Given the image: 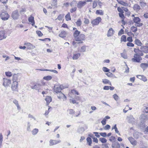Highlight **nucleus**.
<instances>
[{
  "mask_svg": "<svg viewBox=\"0 0 148 148\" xmlns=\"http://www.w3.org/2000/svg\"><path fill=\"white\" fill-rule=\"evenodd\" d=\"M62 88L61 86L56 85L53 88V90L56 93L58 94V97L59 99H63V101L66 99V97L61 92Z\"/></svg>",
  "mask_w": 148,
  "mask_h": 148,
  "instance_id": "obj_1",
  "label": "nucleus"
},
{
  "mask_svg": "<svg viewBox=\"0 0 148 148\" xmlns=\"http://www.w3.org/2000/svg\"><path fill=\"white\" fill-rule=\"evenodd\" d=\"M142 58L140 56L137 54H135L134 55V58H132V61L134 62H140L142 60Z\"/></svg>",
  "mask_w": 148,
  "mask_h": 148,
  "instance_id": "obj_2",
  "label": "nucleus"
},
{
  "mask_svg": "<svg viewBox=\"0 0 148 148\" xmlns=\"http://www.w3.org/2000/svg\"><path fill=\"white\" fill-rule=\"evenodd\" d=\"M133 20L134 22L136 23V26L140 27L143 25V23H141V20L138 17H134Z\"/></svg>",
  "mask_w": 148,
  "mask_h": 148,
  "instance_id": "obj_3",
  "label": "nucleus"
},
{
  "mask_svg": "<svg viewBox=\"0 0 148 148\" xmlns=\"http://www.w3.org/2000/svg\"><path fill=\"white\" fill-rule=\"evenodd\" d=\"M0 16L2 20L6 21L8 19L10 16L7 12H4L1 13Z\"/></svg>",
  "mask_w": 148,
  "mask_h": 148,
  "instance_id": "obj_4",
  "label": "nucleus"
},
{
  "mask_svg": "<svg viewBox=\"0 0 148 148\" xmlns=\"http://www.w3.org/2000/svg\"><path fill=\"white\" fill-rule=\"evenodd\" d=\"M19 16L18 11V10H16L13 11L11 17L14 20L17 19Z\"/></svg>",
  "mask_w": 148,
  "mask_h": 148,
  "instance_id": "obj_5",
  "label": "nucleus"
},
{
  "mask_svg": "<svg viewBox=\"0 0 148 148\" xmlns=\"http://www.w3.org/2000/svg\"><path fill=\"white\" fill-rule=\"evenodd\" d=\"M11 81L10 79L7 78H3V85L5 87L9 86L11 84Z\"/></svg>",
  "mask_w": 148,
  "mask_h": 148,
  "instance_id": "obj_6",
  "label": "nucleus"
},
{
  "mask_svg": "<svg viewBox=\"0 0 148 148\" xmlns=\"http://www.w3.org/2000/svg\"><path fill=\"white\" fill-rule=\"evenodd\" d=\"M18 86V82H12L11 87V89L13 91H17Z\"/></svg>",
  "mask_w": 148,
  "mask_h": 148,
  "instance_id": "obj_7",
  "label": "nucleus"
},
{
  "mask_svg": "<svg viewBox=\"0 0 148 148\" xmlns=\"http://www.w3.org/2000/svg\"><path fill=\"white\" fill-rule=\"evenodd\" d=\"M61 142L60 140H56L51 139L49 141V146H52L54 145H56L58 143H60Z\"/></svg>",
  "mask_w": 148,
  "mask_h": 148,
  "instance_id": "obj_8",
  "label": "nucleus"
},
{
  "mask_svg": "<svg viewBox=\"0 0 148 148\" xmlns=\"http://www.w3.org/2000/svg\"><path fill=\"white\" fill-rule=\"evenodd\" d=\"M85 38V35L83 34H81L75 38V40L76 41H80L84 40Z\"/></svg>",
  "mask_w": 148,
  "mask_h": 148,
  "instance_id": "obj_9",
  "label": "nucleus"
},
{
  "mask_svg": "<svg viewBox=\"0 0 148 148\" xmlns=\"http://www.w3.org/2000/svg\"><path fill=\"white\" fill-rule=\"evenodd\" d=\"M101 18L99 17L93 20L91 22L92 24L94 25H98L101 21Z\"/></svg>",
  "mask_w": 148,
  "mask_h": 148,
  "instance_id": "obj_10",
  "label": "nucleus"
},
{
  "mask_svg": "<svg viewBox=\"0 0 148 148\" xmlns=\"http://www.w3.org/2000/svg\"><path fill=\"white\" fill-rule=\"evenodd\" d=\"M127 119L128 120L129 123H134L135 119L132 115H130L128 116L127 118Z\"/></svg>",
  "mask_w": 148,
  "mask_h": 148,
  "instance_id": "obj_11",
  "label": "nucleus"
},
{
  "mask_svg": "<svg viewBox=\"0 0 148 148\" xmlns=\"http://www.w3.org/2000/svg\"><path fill=\"white\" fill-rule=\"evenodd\" d=\"M86 5V1H80L77 4V7L79 8H81L82 7Z\"/></svg>",
  "mask_w": 148,
  "mask_h": 148,
  "instance_id": "obj_12",
  "label": "nucleus"
},
{
  "mask_svg": "<svg viewBox=\"0 0 148 148\" xmlns=\"http://www.w3.org/2000/svg\"><path fill=\"white\" fill-rule=\"evenodd\" d=\"M147 115L143 114L141 115L140 119L141 123H143L145 122L147 120Z\"/></svg>",
  "mask_w": 148,
  "mask_h": 148,
  "instance_id": "obj_13",
  "label": "nucleus"
},
{
  "mask_svg": "<svg viewBox=\"0 0 148 148\" xmlns=\"http://www.w3.org/2000/svg\"><path fill=\"white\" fill-rule=\"evenodd\" d=\"M24 45L27 46V49H33L35 47V46L33 45L32 44L29 42L25 43Z\"/></svg>",
  "mask_w": 148,
  "mask_h": 148,
  "instance_id": "obj_14",
  "label": "nucleus"
},
{
  "mask_svg": "<svg viewBox=\"0 0 148 148\" xmlns=\"http://www.w3.org/2000/svg\"><path fill=\"white\" fill-rule=\"evenodd\" d=\"M128 139L130 141L131 143L134 146L136 145L137 142L136 141L134 140V139L132 137H129L128 138Z\"/></svg>",
  "mask_w": 148,
  "mask_h": 148,
  "instance_id": "obj_15",
  "label": "nucleus"
},
{
  "mask_svg": "<svg viewBox=\"0 0 148 148\" xmlns=\"http://www.w3.org/2000/svg\"><path fill=\"white\" fill-rule=\"evenodd\" d=\"M41 85L40 84H37L34 86H32L31 88L32 89H35L36 90H38V91L40 89Z\"/></svg>",
  "mask_w": 148,
  "mask_h": 148,
  "instance_id": "obj_16",
  "label": "nucleus"
},
{
  "mask_svg": "<svg viewBox=\"0 0 148 148\" xmlns=\"http://www.w3.org/2000/svg\"><path fill=\"white\" fill-rule=\"evenodd\" d=\"M18 76V74H14L12 77V82H18L17 81Z\"/></svg>",
  "mask_w": 148,
  "mask_h": 148,
  "instance_id": "obj_17",
  "label": "nucleus"
},
{
  "mask_svg": "<svg viewBox=\"0 0 148 148\" xmlns=\"http://www.w3.org/2000/svg\"><path fill=\"white\" fill-rule=\"evenodd\" d=\"M114 33V31L112 28H110L108 32L107 36L108 37H110L112 36Z\"/></svg>",
  "mask_w": 148,
  "mask_h": 148,
  "instance_id": "obj_18",
  "label": "nucleus"
},
{
  "mask_svg": "<svg viewBox=\"0 0 148 148\" xmlns=\"http://www.w3.org/2000/svg\"><path fill=\"white\" fill-rule=\"evenodd\" d=\"M133 8L134 10L136 12H138L140 9V8L139 5L137 4H135L134 5Z\"/></svg>",
  "mask_w": 148,
  "mask_h": 148,
  "instance_id": "obj_19",
  "label": "nucleus"
},
{
  "mask_svg": "<svg viewBox=\"0 0 148 148\" xmlns=\"http://www.w3.org/2000/svg\"><path fill=\"white\" fill-rule=\"evenodd\" d=\"M6 36L5 34V32L3 31H0V40H2L6 38Z\"/></svg>",
  "mask_w": 148,
  "mask_h": 148,
  "instance_id": "obj_20",
  "label": "nucleus"
},
{
  "mask_svg": "<svg viewBox=\"0 0 148 148\" xmlns=\"http://www.w3.org/2000/svg\"><path fill=\"white\" fill-rule=\"evenodd\" d=\"M140 49L142 51L145 53H148V47L144 46H141L140 47Z\"/></svg>",
  "mask_w": 148,
  "mask_h": 148,
  "instance_id": "obj_21",
  "label": "nucleus"
},
{
  "mask_svg": "<svg viewBox=\"0 0 148 148\" xmlns=\"http://www.w3.org/2000/svg\"><path fill=\"white\" fill-rule=\"evenodd\" d=\"M102 82L104 84H109L110 86H112V84L111 82L108 80V79H103L102 80Z\"/></svg>",
  "mask_w": 148,
  "mask_h": 148,
  "instance_id": "obj_22",
  "label": "nucleus"
},
{
  "mask_svg": "<svg viewBox=\"0 0 148 148\" xmlns=\"http://www.w3.org/2000/svg\"><path fill=\"white\" fill-rule=\"evenodd\" d=\"M45 100L46 101L47 105H48L51 101L52 98L50 96H47L45 99Z\"/></svg>",
  "mask_w": 148,
  "mask_h": 148,
  "instance_id": "obj_23",
  "label": "nucleus"
},
{
  "mask_svg": "<svg viewBox=\"0 0 148 148\" xmlns=\"http://www.w3.org/2000/svg\"><path fill=\"white\" fill-rule=\"evenodd\" d=\"M28 21L29 22L32 23V25L33 26L35 24L34 18V17L31 16L28 18Z\"/></svg>",
  "mask_w": 148,
  "mask_h": 148,
  "instance_id": "obj_24",
  "label": "nucleus"
},
{
  "mask_svg": "<svg viewBox=\"0 0 148 148\" xmlns=\"http://www.w3.org/2000/svg\"><path fill=\"white\" fill-rule=\"evenodd\" d=\"M140 66L144 70L148 67V64L145 63H142L140 64Z\"/></svg>",
  "mask_w": 148,
  "mask_h": 148,
  "instance_id": "obj_25",
  "label": "nucleus"
},
{
  "mask_svg": "<svg viewBox=\"0 0 148 148\" xmlns=\"http://www.w3.org/2000/svg\"><path fill=\"white\" fill-rule=\"evenodd\" d=\"M118 2L119 3L121 4L122 5H123L125 6H128L129 4L126 2H124L123 1H122L121 0H119Z\"/></svg>",
  "mask_w": 148,
  "mask_h": 148,
  "instance_id": "obj_26",
  "label": "nucleus"
},
{
  "mask_svg": "<svg viewBox=\"0 0 148 148\" xmlns=\"http://www.w3.org/2000/svg\"><path fill=\"white\" fill-rule=\"evenodd\" d=\"M66 32L64 31H62L61 33L59 34V36L62 38L65 37L66 36Z\"/></svg>",
  "mask_w": 148,
  "mask_h": 148,
  "instance_id": "obj_27",
  "label": "nucleus"
},
{
  "mask_svg": "<svg viewBox=\"0 0 148 148\" xmlns=\"http://www.w3.org/2000/svg\"><path fill=\"white\" fill-rule=\"evenodd\" d=\"M80 32L78 31L77 30H76L75 32L73 33V36L74 38V39L77 37L80 34Z\"/></svg>",
  "mask_w": 148,
  "mask_h": 148,
  "instance_id": "obj_28",
  "label": "nucleus"
},
{
  "mask_svg": "<svg viewBox=\"0 0 148 148\" xmlns=\"http://www.w3.org/2000/svg\"><path fill=\"white\" fill-rule=\"evenodd\" d=\"M120 146L118 143H116L112 145V148H119Z\"/></svg>",
  "mask_w": 148,
  "mask_h": 148,
  "instance_id": "obj_29",
  "label": "nucleus"
},
{
  "mask_svg": "<svg viewBox=\"0 0 148 148\" xmlns=\"http://www.w3.org/2000/svg\"><path fill=\"white\" fill-rule=\"evenodd\" d=\"M75 23L77 26L78 27L80 26L82 23V21L80 18L78 19Z\"/></svg>",
  "mask_w": 148,
  "mask_h": 148,
  "instance_id": "obj_30",
  "label": "nucleus"
},
{
  "mask_svg": "<svg viewBox=\"0 0 148 148\" xmlns=\"http://www.w3.org/2000/svg\"><path fill=\"white\" fill-rule=\"evenodd\" d=\"M96 14L101 15H103V11L102 10H97L96 12Z\"/></svg>",
  "mask_w": 148,
  "mask_h": 148,
  "instance_id": "obj_31",
  "label": "nucleus"
},
{
  "mask_svg": "<svg viewBox=\"0 0 148 148\" xmlns=\"http://www.w3.org/2000/svg\"><path fill=\"white\" fill-rule=\"evenodd\" d=\"M135 44L138 46H141L142 44L141 41L138 39H136L135 41Z\"/></svg>",
  "mask_w": 148,
  "mask_h": 148,
  "instance_id": "obj_32",
  "label": "nucleus"
},
{
  "mask_svg": "<svg viewBox=\"0 0 148 148\" xmlns=\"http://www.w3.org/2000/svg\"><path fill=\"white\" fill-rule=\"evenodd\" d=\"M80 53H77L74 54L73 57V59L74 60H77L80 56Z\"/></svg>",
  "mask_w": 148,
  "mask_h": 148,
  "instance_id": "obj_33",
  "label": "nucleus"
},
{
  "mask_svg": "<svg viewBox=\"0 0 148 148\" xmlns=\"http://www.w3.org/2000/svg\"><path fill=\"white\" fill-rule=\"evenodd\" d=\"M65 19L66 21H68L71 20V18L70 16V13L68 12V14L66 15Z\"/></svg>",
  "mask_w": 148,
  "mask_h": 148,
  "instance_id": "obj_34",
  "label": "nucleus"
},
{
  "mask_svg": "<svg viewBox=\"0 0 148 148\" xmlns=\"http://www.w3.org/2000/svg\"><path fill=\"white\" fill-rule=\"evenodd\" d=\"M86 140L88 145L91 146L92 143V140L91 138L90 137H88L86 139Z\"/></svg>",
  "mask_w": 148,
  "mask_h": 148,
  "instance_id": "obj_35",
  "label": "nucleus"
},
{
  "mask_svg": "<svg viewBox=\"0 0 148 148\" xmlns=\"http://www.w3.org/2000/svg\"><path fill=\"white\" fill-rule=\"evenodd\" d=\"M106 75L109 77H114V78H116V77L114 75H113L112 73L109 72L108 73H106Z\"/></svg>",
  "mask_w": 148,
  "mask_h": 148,
  "instance_id": "obj_36",
  "label": "nucleus"
},
{
  "mask_svg": "<svg viewBox=\"0 0 148 148\" xmlns=\"http://www.w3.org/2000/svg\"><path fill=\"white\" fill-rule=\"evenodd\" d=\"M13 103L16 105V106H17V108L18 109H20V107L19 106L18 102V101H17L16 100L14 99L13 101Z\"/></svg>",
  "mask_w": 148,
  "mask_h": 148,
  "instance_id": "obj_37",
  "label": "nucleus"
},
{
  "mask_svg": "<svg viewBox=\"0 0 148 148\" xmlns=\"http://www.w3.org/2000/svg\"><path fill=\"white\" fill-rule=\"evenodd\" d=\"M121 42H125L126 41V37L125 36L123 35L122 36L121 39Z\"/></svg>",
  "mask_w": 148,
  "mask_h": 148,
  "instance_id": "obj_38",
  "label": "nucleus"
},
{
  "mask_svg": "<svg viewBox=\"0 0 148 148\" xmlns=\"http://www.w3.org/2000/svg\"><path fill=\"white\" fill-rule=\"evenodd\" d=\"M52 76L48 75L44 77H43V79L46 80H49L51 79H52Z\"/></svg>",
  "mask_w": 148,
  "mask_h": 148,
  "instance_id": "obj_39",
  "label": "nucleus"
},
{
  "mask_svg": "<svg viewBox=\"0 0 148 148\" xmlns=\"http://www.w3.org/2000/svg\"><path fill=\"white\" fill-rule=\"evenodd\" d=\"M99 140L102 143H105L107 142V140L104 138H100L99 139Z\"/></svg>",
  "mask_w": 148,
  "mask_h": 148,
  "instance_id": "obj_40",
  "label": "nucleus"
},
{
  "mask_svg": "<svg viewBox=\"0 0 148 148\" xmlns=\"http://www.w3.org/2000/svg\"><path fill=\"white\" fill-rule=\"evenodd\" d=\"M38 129H34L32 131V134L33 135H36L38 133Z\"/></svg>",
  "mask_w": 148,
  "mask_h": 148,
  "instance_id": "obj_41",
  "label": "nucleus"
},
{
  "mask_svg": "<svg viewBox=\"0 0 148 148\" xmlns=\"http://www.w3.org/2000/svg\"><path fill=\"white\" fill-rule=\"evenodd\" d=\"M40 70L44 71H51V72H52L54 73H58V71H57L55 70H49V69H45L44 70L40 69Z\"/></svg>",
  "mask_w": 148,
  "mask_h": 148,
  "instance_id": "obj_42",
  "label": "nucleus"
},
{
  "mask_svg": "<svg viewBox=\"0 0 148 148\" xmlns=\"http://www.w3.org/2000/svg\"><path fill=\"white\" fill-rule=\"evenodd\" d=\"M86 46H82L80 49V51L81 52H84L86 51Z\"/></svg>",
  "mask_w": 148,
  "mask_h": 148,
  "instance_id": "obj_43",
  "label": "nucleus"
},
{
  "mask_svg": "<svg viewBox=\"0 0 148 148\" xmlns=\"http://www.w3.org/2000/svg\"><path fill=\"white\" fill-rule=\"evenodd\" d=\"M5 74L6 76L9 77L12 76V73L11 72L9 71L5 72Z\"/></svg>",
  "mask_w": 148,
  "mask_h": 148,
  "instance_id": "obj_44",
  "label": "nucleus"
},
{
  "mask_svg": "<svg viewBox=\"0 0 148 148\" xmlns=\"http://www.w3.org/2000/svg\"><path fill=\"white\" fill-rule=\"evenodd\" d=\"M84 127H81L79 128V129L78 130V132L80 133H82L84 132Z\"/></svg>",
  "mask_w": 148,
  "mask_h": 148,
  "instance_id": "obj_45",
  "label": "nucleus"
},
{
  "mask_svg": "<svg viewBox=\"0 0 148 148\" xmlns=\"http://www.w3.org/2000/svg\"><path fill=\"white\" fill-rule=\"evenodd\" d=\"M97 6V2L96 1H93L92 8H95Z\"/></svg>",
  "mask_w": 148,
  "mask_h": 148,
  "instance_id": "obj_46",
  "label": "nucleus"
},
{
  "mask_svg": "<svg viewBox=\"0 0 148 148\" xmlns=\"http://www.w3.org/2000/svg\"><path fill=\"white\" fill-rule=\"evenodd\" d=\"M30 126L31 125L30 124V123L29 122H28L27 123V131L29 132H30Z\"/></svg>",
  "mask_w": 148,
  "mask_h": 148,
  "instance_id": "obj_47",
  "label": "nucleus"
},
{
  "mask_svg": "<svg viewBox=\"0 0 148 148\" xmlns=\"http://www.w3.org/2000/svg\"><path fill=\"white\" fill-rule=\"evenodd\" d=\"M64 15L63 14L60 15L56 19H58L59 21L61 20L63 18Z\"/></svg>",
  "mask_w": 148,
  "mask_h": 148,
  "instance_id": "obj_48",
  "label": "nucleus"
},
{
  "mask_svg": "<svg viewBox=\"0 0 148 148\" xmlns=\"http://www.w3.org/2000/svg\"><path fill=\"white\" fill-rule=\"evenodd\" d=\"M67 111L69 112V114H74L75 111L73 109H70L69 110H68Z\"/></svg>",
  "mask_w": 148,
  "mask_h": 148,
  "instance_id": "obj_49",
  "label": "nucleus"
},
{
  "mask_svg": "<svg viewBox=\"0 0 148 148\" xmlns=\"http://www.w3.org/2000/svg\"><path fill=\"white\" fill-rule=\"evenodd\" d=\"M113 97L116 101H117L119 99V97L116 94H114L113 95Z\"/></svg>",
  "mask_w": 148,
  "mask_h": 148,
  "instance_id": "obj_50",
  "label": "nucleus"
},
{
  "mask_svg": "<svg viewBox=\"0 0 148 148\" xmlns=\"http://www.w3.org/2000/svg\"><path fill=\"white\" fill-rule=\"evenodd\" d=\"M102 70L103 71H104L105 72H109L110 71V69H108L107 68L104 67H103L102 68Z\"/></svg>",
  "mask_w": 148,
  "mask_h": 148,
  "instance_id": "obj_51",
  "label": "nucleus"
},
{
  "mask_svg": "<svg viewBox=\"0 0 148 148\" xmlns=\"http://www.w3.org/2000/svg\"><path fill=\"white\" fill-rule=\"evenodd\" d=\"M131 29L132 32H136L137 30V28L134 26L132 27Z\"/></svg>",
  "mask_w": 148,
  "mask_h": 148,
  "instance_id": "obj_52",
  "label": "nucleus"
},
{
  "mask_svg": "<svg viewBox=\"0 0 148 148\" xmlns=\"http://www.w3.org/2000/svg\"><path fill=\"white\" fill-rule=\"evenodd\" d=\"M99 134L102 136L106 137L107 136L106 133V132H101L99 133Z\"/></svg>",
  "mask_w": 148,
  "mask_h": 148,
  "instance_id": "obj_53",
  "label": "nucleus"
},
{
  "mask_svg": "<svg viewBox=\"0 0 148 148\" xmlns=\"http://www.w3.org/2000/svg\"><path fill=\"white\" fill-rule=\"evenodd\" d=\"M110 128V126L109 125H107L103 128V129L106 130H109Z\"/></svg>",
  "mask_w": 148,
  "mask_h": 148,
  "instance_id": "obj_54",
  "label": "nucleus"
},
{
  "mask_svg": "<svg viewBox=\"0 0 148 148\" xmlns=\"http://www.w3.org/2000/svg\"><path fill=\"white\" fill-rule=\"evenodd\" d=\"M36 32V33L39 36H41L43 35V34L40 31H37Z\"/></svg>",
  "mask_w": 148,
  "mask_h": 148,
  "instance_id": "obj_55",
  "label": "nucleus"
},
{
  "mask_svg": "<svg viewBox=\"0 0 148 148\" xmlns=\"http://www.w3.org/2000/svg\"><path fill=\"white\" fill-rule=\"evenodd\" d=\"M121 56L122 57L125 59H126L127 58V56L124 53H121Z\"/></svg>",
  "mask_w": 148,
  "mask_h": 148,
  "instance_id": "obj_56",
  "label": "nucleus"
},
{
  "mask_svg": "<svg viewBox=\"0 0 148 148\" xmlns=\"http://www.w3.org/2000/svg\"><path fill=\"white\" fill-rule=\"evenodd\" d=\"M117 10L119 12V13H123L124 12L123 10L122 9V8L120 7H118L117 8Z\"/></svg>",
  "mask_w": 148,
  "mask_h": 148,
  "instance_id": "obj_57",
  "label": "nucleus"
},
{
  "mask_svg": "<svg viewBox=\"0 0 148 148\" xmlns=\"http://www.w3.org/2000/svg\"><path fill=\"white\" fill-rule=\"evenodd\" d=\"M70 102L71 103H72L73 104L76 103L77 104H78V103L77 102H76V101L75 100L70 99L69 100Z\"/></svg>",
  "mask_w": 148,
  "mask_h": 148,
  "instance_id": "obj_58",
  "label": "nucleus"
},
{
  "mask_svg": "<svg viewBox=\"0 0 148 148\" xmlns=\"http://www.w3.org/2000/svg\"><path fill=\"white\" fill-rule=\"evenodd\" d=\"M77 9V8L76 7H73L70 10V12L71 13H73L74 12H75L76 11Z\"/></svg>",
  "mask_w": 148,
  "mask_h": 148,
  "instance_id": "obj_59",
  "label": "nucleus"
},
{
  "mask_svg": "<svg viewBox=\"0 0 148 148\" xmlns=\"http://www.w3.org/2000/svg\"><path fill=\"white\" fill-rule=\"evenodd\" d=\"M84 23L85 24H88L89 23V20L87 18H84Z\"/></svg>",
  "mask_w": 148,
  "mask_h": 148,
  "instance_id": "obj_60",
  "label": "nucleus"
},
{
  "mask_svg": "<svg viewBox=\"0 0 148 148\" xmlns=\"http://www.w3.org/2000/svg\"><path fill=\"white\" fill-rule=\"evenodd\" d=\"M140 3L141 6L142 7H144L146 5V3L142 1H140Z\"/></svg>",
  "mask_w": 148,
  "mask_h": 148,
  "instance_id": "obj_61",
  "label": "nucleus"
},
{
  "mask_svg": "<svg viewBox=\"0 0 148 148\" xmlns=\"http://www.w3.org/2000/svg\"><path fill=\"white\" fill-rule=\"evenodd\" d=\"M127 45L129 47H133L134 45L131 42H128L127 43Z\"/></svg>",
  "mask_w": 148,
  "mask_h": 148,
  "instance_id": "obj_62",
  "label": "nucleus"
},
{
  "mask_svg": "<svg viewBox=\"0 0 148 148\" xmlns=\"http://www.w3.org/2000/svg\"><path fill=\"white\" fill-rule=\"evenodd\" d=\"M106 120L105 118H104L101 121V123L103 125H105L106 124Z\"/></svg>",
  "mask_w": 148,
  "mask_h": 148,
  "instance_id": "obj_63",
  "label": "nucleus"
},
{
  "mask_svg": "<svg viewBox=\"0 0 148 148\" xmlns=\"http://www.w3.org/2000/svg\"><path fill=\"white\" fill-rule=\"evenodd\" d=\"M124 33V30L123 29H121L118 32V35L120 36Z\"/></svg>",
  "mask_w": 148,
  "mask_h": 148,
  "instance_id": "obj_64",
  "label": "nucleus"
}]
</instances>
